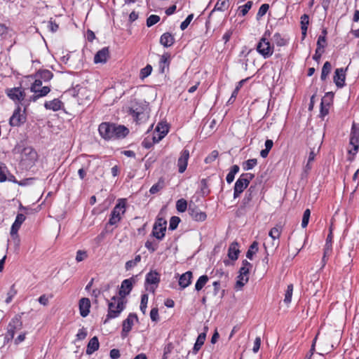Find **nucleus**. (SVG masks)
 Wrapping results in <instances>:
<instances>
[{
    "instance_id": "obj_44",
    "label": "nucleus",
    "mask_w": 359,
    "mask_h": 359,
    "mask_svg": "<svg viewBox=\"0 0 359 359\" xmlns=\"http://www.w3.org/2000/svg\"><path fill=\"white\" fill-rule=\"evenodd\" d=\"M273 41L278 46H283L287 43V41L279 33H276L273 35Z\"/></svg>"
},
{
    "instance_id": "obj_43",
    "label": "nucleus",
    "mask_w": 359,
    "mask_h": 359,
    "mask_svg": "<svg viewBox=\"0 0 359 359\" xmlns=\"http://www.w3.org/2000/svg\"><path fill=\"white\" fill-rule=\"evenodd\" d=\"M176 208L177 211L184 212L187 209V202L185 199H179L176 203Z\"/></svg>"
},
{
    "instance_id": "obj_64",
    "label": "nucleus",
    "mask_w": 359,
    "mask_h": 359,
    "mask_svg": "<svg viewBox=\"0 0 359 359\" xmlns=\"http://www.w3.org/2000/svg\"><path fill=\"white\" fill-rule=\"evenodd\" d=\"M48 27L52 32H55L58 29V25L52 20L48 21Z\"/></svg>"
},
{
    "instance_id": "obj_57",
    "label": "nucleus",
    "mask_w": 359,
    "mask_h": 359,
    "mask_svg": "<svg viewBox=\"0 0 359 359\" xmlns=\"http://www.w3.org/2000/svg\"><path fill=\"white\" fill-rule=\"evenodd\" d=\"M163 187V182H158V183L154 184L149 191L151 194H154L159 191Z\"/></svg>"
},
{
    "instance_id": "obj_34",
    "label": "nucleus",
    "mask_w": 359,
    "mask_h": 359,
    "mask_svg": "<svg viewBox=\"0 0 359 359\" xmlns=\"http://www.w3.org/2000/svg\"><path fill=\"white\" fill-rule=\"evenodd\" d=\"M170 55L169 53H166L161 55L159 61V69L161 73L165 72V68L168 67L170 64Z\"/></svg>"
},
{
    "instance_id": "obj_49",
    "label": "nucleus",
    "mask_w": 359,
    "mask_h": 359,
    "mask_svg": "<svg viewBox=\"0 0 359 359\" xmlns=\"http://www.w3.org/2000/svg\"><path fill=\"white\" fill-rule=\"evenodd\" d=\"M160 20V17L156 15H151L147 19V27H151L156 24Z\"/></svg>"
},
{
    "instance_id": "obj_25",
    "label": "nucleus",
    "mask_w": 359,
    "mask_h": 359,
    "mask_svg": "<svg viewBox=\"0 0 359 359\" xmlns=\"http://www.w3.org/2000/svg\"><path fill=\"white\" fill-rule=\"evenodd\" d=\"M90 302L88 298H82L79 301V310L81 316L86 317L90 312Z\"/></svg>"
},
{
    "instance_id": "obj_53",
    "label": "nucleus",
    "mask_w": 359,
    "mask_h": 359,
    "mask_svg": "<svg viewBox=\"0 0 359 359\" xmlns=\"http://www.w3.org/2000/svg\"><path fill=\"white\" fill-rule=\"evenodd\" d=\"M88 257L87 252L85 250H78L76 252V260L78 262L83 261Z\"/></svg>"
},
{
    "instance_id": "obj_55",
    "label": "nucleus",
    "mask_w": 359,
    "mask_h": 359,
    "mask_svg": "<svg viewBox=\"0 0 359 359\" xmlns=\"http://www.w3.org/2000/svg\"><path fill=\"white\" fill-rule=\"evenodd\" d=\"M219 153L217 151L214 150L211 152V154L207 156L205 159V162L206 163H210L214 161L218 157Z\"/></svg>"
},
{
    "instance_id": "obj_26",
    "label": "nucleus",
    "mask_w": 359,
    "mask_h": 359,
    "mask_svg": "<svg viewBox=\"0 0 359 359\" xmlns=\"http://www.w3.org/2000/svg\"><path fill=\"white\" fill-rule=\"evenodd\" d=\"M240 253L238 243L237 242H233L229 247L228 257L233 261L238 259Z\"/></svg>"
},
{
    "instance_id": "obj_36",
    "label": "nucleus",
    "mask_w": 359,
    "mask_h": 359,
    "mask_svg": "<svg viewBox=\"0 0 359 359\" xmlns=\"http://www.w3.org/2000/svg\"><path fill=\"white\" fill-rule=\"evenodd\" d=\"M36 79H39L41 81L43 79L45 81L50 80L53 77V73L49 70H41L36 74Z\"/></svg>"
},
{
    "instance_id": "obj_16",
    "label": "nucleus",
    "mask_w": 359,
    "mask_h": 359,
    "mask_svg": "<svg viewBox=\"0 0 359 359\" xmlns=\"http://www.w3.org/2000/svg\"><path fill=\"white\" fill-rule=\"evenodd\" d=\"M283 231L281 224H277L273 227L269 232V236L271 238V248L276 249L279 246V238Z\"/></svg>"
},
{
    "instance_id": "obj_39",
    "label": "nucleus",
    "mask_w": 359,
    "mask_h": 359,
    "mask_svg": "<svg viewBox=\"0 0 359 359\" xmlns=\"http://www.w3.org/2000/svg\"><path fill=\"white\" fill-rule=\"evenodd\" d=\"M332 69V65L330 62H325L322 68V72L320 79L323 81H325L327 76V75L330 73Z\"/></svg>"
},
{
    "instance_id": "obj_52",
    "label": "nucleus",
    "mask_w": 359,
    "mask_h": 359,
    "mask_svg": "<svg viewBox=\"0 0 359 359\" xmlns=\"http://www.w3.org/2000/svg\"><path fill=\"white\" fill-rule=\"evenodd\" d=\"M180 222V217L176 216L172 217L170 219L169 229L175 230L177 227Z\"/></svg>"
},
{
    "instance_id": "obj_15",
    "label": "nucleus",
    "mask_w": 359,
    "mask_h": 359,
    "mask_svg": "<svg viewBox=\"0 0 359 359\" xmlns=\"http://www.w3.org/2000/svg\"><path fill=\"white\" fill-rule=\"evenodd\" d=\"M188 212L191 218L196 222H203L206 219L205 212L201 211L194 204H189Z\"/></svg>"
},
{
    "instance_id": "obj_19",
    "label": "nucleus",
    "mask_w": 359,
    "mask_h": 359,
    "mask_svg": "<svg viewBox=\"0 0 359 359\" xmlns=\"http://www.w3.org/2000/svg\"><path fill=\"white\" fill-rule=\"evenodd\" d=\"M6 94L9 98H11L14 102H18L23 100L25 97L24 90H22L20 88L8 89L6 90Z\"/></svg>"
},
{
    "instance_id": "obj_32",
    "label": "nucleus",
    "mask_w": 359,
    "mask_h": 359,
    "mask_svg": "<svg viewBox=\"0 0 359 359\" xmlns=\"http://www.w3.org/2000/svg\"><path fill=\"white\" fill-rule=\"evenodd\" d=\"M62 106V102L58 99H54L51 101L46 102L44 104V107L46 109L53 110L54 111H58L60 109Z\"/></svg>"
},
{
    "instance_id": "obj_23",
    "label": "nucleus",
    "mask_w": 359,
    "mask_h": 359,
    "mask_svg": "<svg viewBox=\"0 0 359 359\" xmlns=\"http://www.w3.org/2000/svg\"><path fill=\"white\" fill-rule=\"evenodd\" d=\"M345 78V71L343 68H338L335 70L333 80L337 87L341 88L344 86Z\"/></svg>"
},
{
    "instance_id": "obj_21",
    "label": "nucleus",
    "mask_w": 359,
    "mask_h": 359,
    "mask_svg": "<svg viewBox=\"0 0 359 359\" xmlns=\"http://www.w3.org/2000/svg\"><path fill=\"white\" fill-rule=\"evenodd\" d=\"M26 217L25 215L22 213H19L17 215L15 220L14 223L13 224L11 229V235L12 237H18V231L19 229L20 228L21 224L24 222L25 220Z\"/></svg>"
},
{
    "instance_id": "obj_29",
    "label": "nucleus",
    "mask_w": 359,
    "mask_h": 359,
    "mask_svg": "<svg viewBox=\"0 0 359 359\" xmlns=\"http://www.w3.org/2000/svg\"><path fill=\"white\" fill-rule=\"evenodd\" d=\"M99 346L100 344L98 338L97 337H93L88 344L86 353L88 355H91L99 348Z\"/></svg>"
},
{
    "instance_id": "obj_10",
    "label": "nucleus",
    "mask_w": 359,
    "mask_h": 359,
    "mask_svg": "<svg viewBox=\"0 0 359 359\" xmlns=\"http://www.w3.org/2000/svg\"><path fill=\"white\" fill-rule=\"evenodd\" d=\"M350 144L353 146V149L349 152L355 154L359 147V123H353L351 134H350Z\"/></svg>"
},
{
    "instance_id": "obj_40",
    "label": "nucleus",
    "mask_w": 359,
    "mask_h": 359,
    "mask_svg": "<svg viewBox=\"0 0 359 359\" xmlns=\"http://www.w3.org/2000/svg\"><path fill=\"white\" fill-rule=\"evenodd\" d=\"M129 114L137 122L140 120L139 116L142 114V109L141 107L135 108V107L133 106L129 109Z\"/></svg>"
},
{
    "instance_id": "obj_13",
    "label": "nucleus",
    "mask_w": 359,
    "mask_h": 359,
    "mask_svg": "<svg viewBox=\"0 0 359 359\" xmlns=\"http://www.w3.org/2000/svg\"><path fill=\"white\" fill-rule=\"evenodd\" d=\"M168 130L169 127L166 123H158L155 129L154 135L153 137L154 142H158L161 141L167 135Z\"/></svg>"
},
{
    "instance_id": "obj_7",
    "label": "nucleus",
    "mask_w": 359,
    "mask_h": 359,
    "mask_svg": "<svg viewBox=\"0 0 359 359\" xmlns=\"http://www.w3.org/2000/svg\"><path fill=\"white\" fill-rule=\"evenodd\" d=\"M30 89L34 93L31 97V100L34 102H36L39 97L46 96L50 90L48 86L42 87V81L39 79H36Z\"/></svg>"
},
{
    "instance_id": "obj_47",
    "label": "nucleus",
    "mask_w": 359,
    "mask_h": 359,
    "mask_svg": "<svg viewBox=\"0 0 359 359\" xmlns=\"http://www.w3.org/2000/svg\"><path fill=\"white\" fill-rule=\"evenodd\" d=\"M148 294H144L141 297L140 310L144 314L146 313L147 303H148Z\"/></svg>"
},
{
    "instance_id": "obj_27",
    "label": "nucleus",
    "mask_w": 359,
    "mask_h": 359,
    "mask_svg": "<svg viewBox=\"0 0 359 359\" xmlns=\"http://www.w3.org/2000/svg\"><path fill=\"white\" fill-rule=\"evenodd\" d=\"M192 272L191 271H187L186 273H183L179 279V285L182 287L185 288L188 287L191 283L192 279Z\"/></svg>"
},
{
    "instance_id": "obj_50",
    "label": "nucleus",
    "mask_w": 359,
    "mask_h": 359,
    "mask_svg": "<svg viewBox=\"0 0 359 359\" xmlns=\"http://www.w3.org/2000/svg\"><path fill=\"white\" fill-rule=\"evenodd\" d=\"M152 71V67L150 65H147L145 67L140 71V78L144 79L151 74Z\"/></svg>"
},
{
    "instance_id": "obj_14",
    "label": "nucleus",
    "mask_w": 359,
    "mask_h": 359,
    "mask_svg": "<svg viewBox=\"0 0 359 359\" xmlns=\"http://www.w3.org/2000/svg\"><path fill=\"white\" fill-rule=\"evenodd\" d=\"M26 121V116L24 114L21 113V108L20 106L15 109L13 115L9 119V123L11 126H20L24 123Z\"/></svg>"
},
{
    "instance_id": "obj_31",
    "label": "nucleus",
    "mask_w": 359,
    "mask_h": 359,
    "mask_svg": "<svg viewBox=\"0 0 359 359\" xmlns=\"http://www.w3.org/2000/svg\"><path fill=\"white\" fill-rule=\"evenodd\" d=\"M230 6L229 0H217L213 10L211 13L214 11H222L224 12L226 11Z\"/></svg>"
},
{
    "instance_id": "obj_58",
    "label": "nucleus",
    "mask_w": 359,
    "mask_h": 359,
    "mask_svg": "<svg viewBox=\"0 0 359 359\" xmlns=\"http://www.w3.org/2000/svg\"><path fill=\"white\" fill-rule=\"evenodd\" d=\"M150 318L152 321L157 322L159 319L158 316V308L155 307L153 308L150 311Z\"/></svg>"
},
{
    "instance_id": "obj_60",
    "label": "nucleus",
    "mask_w": 359,
    "mask_h": 359,
    "mask_svg": "<svg viewBox=\"0 0 359 359\" xmlns=\"http://www.w3.org/2000/svg\"><path fill=\"white\" fill-rule=\"evenodd\" d=\"M326 45V39L325 36H319L317 41V48L318 49L324 50Z\"/></svg>"
},
{
    "instance_id": "obj_1",
    "label": "nucleus",
    "mask_w": 359,
    "mask_h": 359,
    "mask_svg": "<svg viewBox=\"0 0 359 359\" xmlns=\"http://www.w3.org/2000/svg\"><path fill=\"white\" fill-rule=\"evenodd\" d=\"M98 130L101 137L105 140L124 137L129 132L128 129L123 126L106 122L99 126Z\"/></svg>"
},
{
    "instance_id": "obj_35",
    "label": "nucleus",
    "mask_w": 359,
    "mask_h": 359,
    "mask_svg": "<svg viewBox=\"0 0 359 359\" xmlns=\"http://www.w3.org/2000/svg\"><path fill=\"white\" fill-rule=\"evenodd\" d=\"M309 24V17L307 14H304L301 17V29H302V34L303 36V38H305L306 36V32H307Z\"/></svg>"
},
{
    "instance_id": "obj_54",
    "label": "nucleus",
    "mask_w": 359,
    "mask_h": 359,
    "mask_svg": "<svg viewBox=\"0 0 359 359\" xmlns=\"http://www.w3.org/2000/svg\"><path fill=\"white\" fill-rule=\"evenodd\" d=\"M193 18H194V15L193 14L189 15L187 17V18L181 23L180 29L182 30H184L185 29H187V27L189 26V25L190 24V22H191Z\"/></svg>"
},
{
    "instance_id": "obj_33",
    "label": "nucleus",
    "mask_w": 359,
    "mask_h": 359,
    "mask_svg": "<svg viewBox=\"0 0 359 359\" xmlns=\"http://www.w3.org/2000/svg\"><path fill=\"white\" fill-rule=\"evenodd\" d=\"M205 337L206 334L205 332L201 333L198 336L196 341L193 348V353L196 354L197 352L201 349L202 346L204 344Z\"/></svg>"
},
{
    "instance_id": "obj_12",
    "label": "nucleus",
    "mask_w": 359,
    "mask_h": 359,
    "mask_svg": "<svg viewBox=\"0 0 359 359\" xmlns=\"http://www.w3.org/2000/svg\"><path fill=\"white\" fill-rule=\"evenodd\" d=\"M138 318L135 313H130L128 318L123 322V328L121 336L123 338L127 337L128 332L132 330L135 321H137Z\"/></svg>"
},
{
    "instance_id": "obj_61",
    "label": "nucleus",
    "mask_w": 359,
    "mask_h": 359,
    "mask_svg": "<svg viewBox=\"0 0 359 359\" xmlns=\"http://www.w3.org/2000/svg\"><path fill=\"white\" fill-rule=\"evenodd\" d=\"M15 294L16 290L14 289V285H12L10 291L7 293V297L5 300L6 303L9 304L12 301L13 297L15 295Z\"/></svg>"
},
{
    "instance_id": "obj_6",
    "label": "nucleus",
    "mask_w": 359,
    "mask_h": 359,
    "mask_svg": "<svg viewBox=\"0 0 359 359\" xmlns=\"http://www.w3.org/2000/svg\"><path fill=\"white\" fill-rule=\"evenodd\" d=\"M38 158L37 152L32 147H25L21 152V161L26 167H32Z\"/></svg>"
},
{
    "instance_id": "obj_56",
    "label": "nucleus",
    "mask_w": 359,
    "mask_h": 359,
    "mask_svg": "<svg viewBox=\"0 0 359 359\" xmlns=\"http://www.w3.org/2000/svg\"><path fill=\"white\" fill-rule=\"evenodd\" d=\"M145 247L151 252H154L158 248V244L156 242L147 241L145 243Z\"/></svg>"
},
{
    "instance_id": "obj_2",
    "label": "nucleus",
    "mask_w": 359,
    "mask_h": 359,
    "mask_svg": "<svg viewBox=\"0 0 359 359\" xmlns=\"http://www.w3.org/2000/svg\"><path fill=\"white\" fill-rule=\"evenodd\" d=\"M125 308L123 300L121 298L113 297L111 302L108 304V313L104 320L106 323L109 319L118 317Z\"/></svg>"
},
{
    "instance_id": "obj_18",
    "label": "nucleus",
    "mask_w": 359,
    "mask_h": 359,
    "mask_svg": "<svg viewBox=\"0 0 359 359\" xmlns=\"http://www.w3.org/2000/svg\"><path fill=\"white\" fill-rule=\"evenodd\" d=\"M135 280L134 278H130L128 279L124 280L121 285V288L119 290V295L122 299L128 294H130V291L133 289V285L135 283Z\"/></svg>"
},
{
    "instance_id": "obj_46",
    "label": "nucleus",
    "mask_w": 359,
    "mask_h": 359,
    "mask_svg": "<svg viewBox=\"0 0 359 359\" xmlns=\"http://www.w3.org/2000/svg\"><path fill=\"white\" fill-rule=\"evenodd\" d=\"M252 6V1H249L245 5L239 7L240 13L242 16L245 15Z\"/></svg>"
},
{
    "instance_id": "obj_48",
    "label": "nucleus",
    "mask_w": 359,
    "mask_h": 359,
    "mask_svg": "<svg viewBox=\"0 0 359 359\" xmlns=\"http://www.w3.org/2000/svg\"><path fill=\"white\" fill-rule=\"evenodd\" d=\"M310 215H311L310 210L309 209L305 210L304 212V215H303V217H302V226L303 228H305V227L307 226V225L309 224Z\"/></svg>"
},
{
    "instance_id": "obj_4",
    "label": "nucleus",
    "mask_w": 359,
    "mask_h": 359,
    "mask_svg": "<svg viewBox=\"0 0 359 359\" xmlns=\"http://www.w3.org/2000/svg\"><path fill=\"white\" fill-rule=\"evenodd\" d=\"M254 175L251 173H243L236 180L233 189V198L240 196L241 194L248 187L250 181L253 179Z\"/></svg>"
},
{
    "instance_id": "obj_11",
    "label": "nucleus",
    "mask_w": 359,
    "mask_h": 359,
    "mask_svg": "<svg viewBox=\"0 0 359 359\" xmlns=\"http://www.w3.org/2000/svg\"><path fill=\"white\" fill-rule=\"evenodd\" d=\"M167 222L163 218H158L155 222L152 235L158 240H162L165 236V231H166Z\"/></svg>"
},
{
    "instance_id": "obj_17",
    "label": "nucleus",
    "mask_w": 359,
    "mask_h": 359,
    "mask_svg": "<svg viewBox=\"0 0 359 359\" xmlns=\"http://www.w3.org/2000/svg\"><path fill=\"white\" fill-rule=\"evenodd\" d=\"M145 281L146 283L151 285L147 290L154 292L155 288L160 282V274L156 271H150L147 274Z\"/></svg>"
},
{
    "instance_id": "obj_22",
    "label": "nucleus",
    "mask_w": 359,
    "mask_h": 359,
    "mask_svg": "<svg viewBox=\"0 0 359 359\" xmlns=\"http://www.w3.org/2000/svg\"><path fill=\"white\" fill-rule=\"evenodd\" d=\"M109 57V50L108 47H104L97 52L94 57V62L105 63Z\"/></svg>"
},
{
    "instance_id": "obj_5",
    "label": "nucleus",
    "mask_w": 359,
    "mask_h": 359,
    "mask_svg": "<svg viewBox=\"0 0 359 359\" xmlns=\"http://www.w3.org/2000/svg\"><path fill=\"white\" fill-rule=\"evenodd\" d=\"M126 208V199H119L118 201L117 204L113 208L110 218L109 220V224L110 225H114L118 223L121 219V216L125 213Z\"/></svg>"
},
{
    "instance_id": "obj_63",
    "label": "nucleus",
    "mask_w": 359,
    "mask_h": 359,
    "mask_svg": "<svg viewBox=\"0 0 359 359\" xmlns=\"http://www.w3.org/2000/svg\"><path fill=\"white\" fill-rule=\"evenodd\" d=\"M87 336V331L85 328H81L79 330L77 334H76V339L78 340H83Z\"/></svg>"
},
{
    "instance_id": "obj_38",
    "label": "nucleus",
    "mask_w": 359,
    "mask_h": 359,
    "mask_svg": "<svg viewBox=\"0 0 359 359\" xmlns=\"http://www.w3.org/2000/svg\"><path fill=\"white\" fill-rule=\"evenodd\" d=\"M239 169V166L237 165H234L231 167V170L226 175V180L227 183L231 184L234 180L235 175L238 172Z\"/></svg>"
},
{
    "instance_id": "obj_30",
    "label": "nucleus",
    "mask_w": 359,
    "mask_h": 359,
    "mask_svg": "<svg viewBox=\"0 0 359 359\" xmlns=\"http://www.w3.org/2000/svg\"><path fill=\"white\" fill-rule=\"evenodd\" d=\"M175 42L174 36L169 32L164 33L160 39V43L164 47H170Z\"/></svg>"
},
{
    "instance_id": "obj_8",
    "label": "nucleus",
    "mask_w": 359,
    "mask_h": 359,
    "mask_svg": "<svg viewBox=\"0 0 359 359\" xmlns=\"http://www.w3.org/2000/svg\"><path fill=\"white\" fill-rule=\"evenodd\" d=\"M22 327V322L21 320V317L20 316H17L13 318L8 325L7 333L5 335V340L7 341L12 340L15 332L20 330Z\"/></svg>"
},
{
    "instance_id": "obj_28",
    "label": "nucleus",
    "mask_w": 359,
    "mask_h": 359,
    "mask_svg": "<svg viewBox=\"0 0 359 359\" xmlns=\"http://www.w3.org/2000/svg\"><path fill=\"white\" fill-rule=\"evenodd\" d=\"M15 177L10 174L7 167L3 164L0 165V182H4L6 180L13 181Z\"/></svg>"
},
{
    "instance_id": "obj_62",
    "label": "nucleus",
    "mask_w": 359,
    "mask_h": 359,
    "mask_svg": "<svg viewBox=\"0 0 359 359\" xmlns=\"http://www.w3.org/2000/svg\"><path fill=\"white\" fill-rule=\"evenodd\" d=\"M332 251V243H329L328 242H326L324 249V255L323 257V260L325 262V259L326 256L330 255Z\"/></svg>"
},
{
    "instance_id": "obj_9",
    "label": "nucleus",
    "mask_w": 359,
    "mask_h": 359,
    "mask_svg": "<svg viewBox=\"0 0 359 359\" xmlns=\"http://www.w3.org/2000/svg\"><path fill=\"white\" fill-rule=\"evenodd\" d=\"M257 52L264 58H268L272 55L273 53V47L265 37L260 39L256 48Z\"/></svg>"
},
{
    "instance_id": "obj_24",
    "label": "nucleus",
    "mask_w": 359,
    "mask_h": 359,
    "mask_svg": "<svg viewBox=\"0 0 359 359\" xmlns=\"http://www.w3.org/2000/svg\"><path fill=\"white\" fill-rule=\"evenodd\" d=\"M321 141L320 140H318L316 146H314L312 148H310L311 151L309 152V158L307 161V163L305 166L306 170H311V163L314 161L315 156L319 152L320 148Z\"/></svg>"
},
{
    "instance_id": "obj_45",
    "label": "nucleus",
    "mask_w": 359,
    "mask_h": 359,
    "mask_svg": "<svg viewBox=\"0 0 359 359\" xmlns=\"http://www.w3.org/2000/svg\"><path fill=\"white\" fill-rule=\"evenodd\" d=\"M293 292V285L290 284L287 285V290L285 294L284 302L287 304L291 302Z\"/></svg>"
},
{
    "instance_id": "obj_51",
    "label": "nucleus",
    "mask_w": 359,
    "mask_h": 359,
    "mask_svg": "<svg viewBox=\"0 0 359 359\" xmlns=\"http://www.w3.org/2000/svg\"><path fill=\"white\" fill-rule=\"evenodd\" d=\"M269 8V5L267 4H262L258 12H257V19H259L260 18L263 17L266 13V12L268 11Z\"/></svg>"
},
{
    "instance_id": "obj_42",
    "label": "nucleus",
    "mask_w": 359,
    "mask_h": 359,
    "mask_svg": "<svg viewBox=\"0 0 359 359\" xmlns=\"http://www.w3.org/2000/svg\"><path fill=\"white\" fill-rule=\"evenodd\" d=\"M257 164L256 158H251L243 163V168L245 170L252 169Z\"/></svg>"
},
{
    "instance_id": "obj_20",
    "label": "nucleus",
    "mask_w": 359,
    "mask_h": 359,
    "mask_svg": "<svg viewBox=\"0 0 359 359\" xmlns=\"http://www.w3.org/2000/svg\"><path fill=\"white\" fill-rule=\"evenodd\" d=\"M189 158V151L187 149H183L180 153V156L177 160L178 171L183 173L187 167L188 160Z\"/></svg>"
},
{
    "instance_id": "obj_59",
    "label": "nucleus",
    "mask_w": 359,
    "mask_h": 359,
    "mask_svg": "<svg viewBox=\"0 0 359 359\" xmlns=\"http://www.w3.org/2000/svg\"><path fill=\"white\" fill-rule=\"evenodd\" d=\"M252 187L249 188L248 191L245 194V197L243 199V203L244 205H246L250 203V201L252 200Z\"/></svg>"
},
{
    "instance_id": "obj_37",
    "label": "nucleus",
    "mask_w": 359,
    "mask_h": 359,
    "mask_svg": "<svg viewBox=\"0 0 359 359\" xmlns=\"http://www.w3.org/2000/svg\"><path fill=\"white\" fill-rule=\"evenodd\" d=\"M208 280L209 278L206 275H203L200 276L196 283L195 290L197 291H200L201 290H202L205 285L208 283Z\"/></svg>"
},
{
    "instance_id": "obj_3",
    "label": "nucleus",
    "mask_w": 359,
    "mask_h": 359,
    "mask_svg": "<svg viewBox=\"0 0 359 359\" xmlns=\"http://www.w3.org/2000/svg\"><path fill=\"white\" fill-rule=\"evenodd\" d=\"M252 264L247 260L242 262V266L239 270V275L237 276L235 288L241 290L249 280V273L252 268Z\"/></svg>"
},
{
    "instance_id": "obj_41",
    "label": "nucleus",
    "mask_w": 359,
    "mask_h": 359,
    "mask_svg": "<svg viewBox=\"0 0 359 359\" xmlns=\"http://www.w3.org/2000/svg\"><path fill=\"white\" fill-rule=\"evenodd\" d=\"M257 251H258V243H257V242L255 241L251 244L249 249L248 250L247 253H246V257L250 259H252L253 255Z\"/></svg>"
}]
</instances>
